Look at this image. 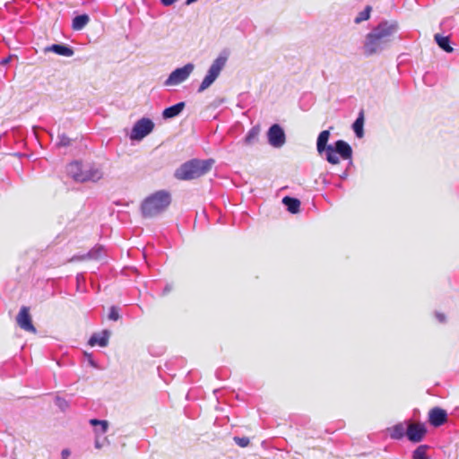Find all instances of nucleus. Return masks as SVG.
Masks as SVG:
<instances>
[{
    "instance_id": "nucleus-1",
    "label": "nucleus",
    "mask_w": 459,
    "mask_h": 459,
    "mask_svg": "<svg viewBox=\"0 0 459 459\" xmlns=\"http://www.w3.org/2000/svg\"><path fill=\"white\" fill-rule=\"evenodd\" d=\"M398 30L399 25L396 21L380 22L366 35L362 47L363 54L366 56H371L383 52L390 46Z\"/></svg>"
},
{
    "instance_id": "nucleus-2",
    "label": "nucleus",
    "mask_w": 459,
    "mask_h": 459,
    "mask_svg": "<svg viewBox=\"0 0 459 459\" xmlns=\"http://www.w3.org/2000/svg\"><path fill=\"white\" fill-rule=\"evenodd\" d=\"M330 136L328 130L322 131L317 136V152L325 155V160L331 164H338L340 158L349 160L350 164L352 163V148L343 141L337 140L333 144H327Z\"/></svg>"
},
{
    "instance_id": "nucleus-3",
    "label": "nucleus",
    "mask_w": 459,
    "mask_h": 459,
    "mask_svg": "<svg viewBox=\"0 0 459 459\" xmlns=\"http://www.w3.org/2000/svg\"><path fill=\"white\" fill-rule=\"evenodd\" d=\"M214 160L192 159L180 165L174 172L178 180L190 181L200 178L211 171Z\"/></svg>"
},
{
    "instance_id": "nucleus-4",
    "label": "nucleus",
    "mask_w": 459,
    "mask_h": 459,
    "mask_svg": "<svg viewBox=\"0 0 459 459\" xmlns=\"http://www.w3.org/2000/svg\"><path fill=\"white\" fill-rule=\"evenodd\" d=\"M172 201L169 191L160 190L147 196L141 205V211L144 217H154L165 212Z\"/></svg>"
},
{
    "instance_id": "nucleus-5",
    "label": "nucleus",
    "mask_w": 459,
    "mask_h": 459,
    "mask_svg": "<svg viewBox=\"0 0 459 459\" xmlns=\"http://www.w3.org/2000/svg\"><path fill=\"white\" fill-rule=\"evenodd\" d=\"M66 173L76 182L98 181L102 178V172L100 169L94 166L83 168L78 161L68 164Z\"/></svg>"
},
{
    "instance_id": "nucleus-6",
    "label": "nucleus",
    "mask_w": 459,
    "mask_h": 459,
    "mask_svg": "<svg viewBox=\"0 0 459 459\" xmlns=\"http://www.w3.org/2000/svg\"><path fill=\"white\" fill-rule=\"evenodd\" d=\"M228 56L226 55H220L210 66L207 74L204 78L203 82L200 84L198 89V92H202L207 88H209L214 81L220 75L221 70L225 66L227 63Z\"/></svg>"
},
{
    "instance_id": "nucleus-7",
    "label": "nucleus",
    "mask_w": 459,
    "mask_h": 459,
    "mask_svg": "<svg viewBox=\"0 0 459 459\" xmlns=\"http://www.w3.org/2000/svg\"><path fill=\"white\" fill-rule=\"evenodd\" d=\"M193 70L194 65L192 64H186L183 67L177 68L169 74L164 84L166 86L178 85L189 77Z\"/></svg>"
},
{
    "instance_id": "nucleus-8",
    "label": "nucleus",
    "mask_w": 459,
    "mask_h": 459,
    "mask_svg": "<svg viewBox=\"0 0 459 459\" xmlns=\"http://www.w3.org/2000/svg\"><path fill=\"white\" fill-rule=\"evenodd\" d=\"M17 325L25 332L36 333L37 330L32 322L30 315V308L27 306H22L16 316Z\"/></svg>"
},
{
    "instance_id": "nucleus-9",
    "label": "nucleus",
    "mask_w": 459,
    "mask_h": 459,
    "mask_svg": "<svg viewBox=\"0 0 459 459\" xmlns=\"http://www.w3.org/2000/svg\"><path fill=\"white\" fill-rule=\"evenodd\" d=\"M154 128V124L150 118L143 117L139 119L132 129L131 138L142 140L148 135Z\"/></svg>"
},
{
    "instance_id": "nucleus-10",
    "label": "nucleus",
    "mask_w": 459,
    "mask_h": 459,
    "mask_svg": "<svg viewBox=\"0 0 459 459\" xmlns=\"http://www.w3.org/2000/svg\"><path fill=\"white\" fill-rule=\"evenodd\" d=\"M427 434V428L422 423H408L406 429V437L412 443H420Z\"/></svg>"
},
{
    "instance_id": "nucleus-11",
    "label": "nucleus",
    "mask_w": 459,
    "mask_h": 459,
    "mask_svg": "<svg viewBox=\"0 0 459 459\" xmlns=\"http://www.w3.org/2000/svg\"><path fill=\"white\" fill-rule=\"evenodd\" d=\"M268 140L271 145L281 147L285 143V134L282 128L277 125H273L268 131Z\"/></svg>"
},
{
    "instance_id": "nucleus-12",
    "label": "nucleus",
    "mask_w": 459,
    "mask_h": 459,
    "mask_svg": "<svg viewBox=\"0 0 459 459\" xmlns=\"http://www.w3.org/2000/svg\"><path fill=\"white\" fill-rule=\"evenodd\" d=\"M447 420V412L446 410L434 407L429 412V421L433 427H440Z\"/></svg>"
},
{
    "instance_id": "nucleus-13",
    "label": "nucleus",
    "mask_w": 459,
    "mask_h": 459,
    "mask_svg": "<svg viewBox=\"0 0 459 459\" xmlns=\"http://www.w3.org/2000/svg\"><path fill=\"white\" fill-rule=\"evenodd\" d=\"M407 422H399L391 428L386 429L389 437L394 440H400L406 436Z\"/></svg>"
},
{
    "instance_id": "nucleus-14",
    "label": "nucleus",
    "mask_w": 459,
    "mask_h": 459,
    "mask_svg": "<svg viewBox=\"0 0 459 459\" xmlns=\"http://www.w3.org/2000/svg\"><path fill=\"white\" fill-rule=\"evenodd\" d=\"M110 337V332L104 330L101 333H94L89 340L88 343L91 346L99 345L100 347H106L108 344V339Z\"/></svg>"
},
{
    "instance_id": "nucleus-15",
    "label": "nucleus",
    "mask_w": 459,
    "mask_h": 459,
    "mask_svg": "<svg viewBox=\"0 0 459 459\" xmlns=\"http://www.w3.org/2000/svg\"><path fill=\"white\" fill-rule=\"evenodd\" d=\"M45 52H54L55 54L62 56H72L74 55V50L72 48L62 45V44H53L51 46L46 47L44 49Z\"/></svg>"
},
{
    "instance_id": "nucleus-16",
    "label": "nucleus",
    "mask_w": 459,
    "mask_h": 459,
    "mask_svg": "<svg viewBox=\"0 0 459 459\" xmlns=\"http://www.w3.org/2000/svg\"><path fill=\"white\" fill-rule=\"evenodd\" d=\"M186 104L185 102H178L173 106H170L167 108H165L162 112V117L165 118V119H168V118H173L175 117H177L178 115H179L182 110L184 109Z\"/></svg>"
},
{
    "instance_id": "nucleus-17",
    "label": "nucleus",
    "mask_w": 459,
    "mask_h": 459,
    "mask_svg": "<svg viewBox=\"0 0 459 459\" xmlns=\"http://www.w3.org/2000/svg\"><path fill=\"white\" fill-rule=\"evenodd\" d=\"M282 203L286 205L287 210L295 214L299 212L300 202L299 199L290 196H285L282 199Z\"/></svg>"
},
{
    "instance_id": "nucleus-18",
    "label": "nucleus",
    "mask_w": 459,
    "mask_h": 459,
    "mask_svg": "<svg viewBox=\"0 0 459 459\" xmlns=\"http://www.w3.org/2000/svg\"><path fill=\"white\" fill-rule=\"evenodd\" d=\"M90 22L88 14H81L74 18L72 22V29L74 30H82Z\"/></svg>"
},
{
    "instance_id": "nucleus-19",
    "label": "nucleus",
    "mask_w": 459,
    "mask_h": 459,
    "mask_svg": "<svg viewBox=\"0 0 459 459\" xmlns=\"http://www.w3.org/2000/svg\"><path fill=\"white\" fill-rule=\"evenodd\" d=\"M435 40L438 47L446 53H452L454 51V48L450 46L449 37L436 34Z\"/></svg>"
},
{
    "instance_id": "nucleus-20",
    "label": "nucleus",
    "mask_w": 459,
    "mask_h": 459,
    "mask_svg": "<svg viewBox=\"0 0 459 459\" xmlns=\"http://www.w3.org/2000/svg\"><path fill=\"white\" fill-rule=\"evenodd\" d=\"M363 126H364V115H363V111H361V112H359L358 117L352 124V129L358 138H361L364 135Z\"/></svg>"
},
{
    "instance_id": "nucleus-21",
    "label": "nucleus",
    "mask_w": 459,
    "mask_h": 459,
    "mask_svg": "<svg viewBox=\"0 0 459 459\" xmlns=\"http://www.w3.org/2000/svg\"><path fill=\"white\" fill-rule=\"evenodd\" d=\"M429 448L428 445H420L412 452V459H429L427 450Z\"/></svg>"
},
{
    "instance_id": "nucleus-22",
    "label": "nucleus",
    "mask_w": 459,
    "mask_h": 459,
    "mask_svg": "<svg viewBox=\"0 0 459 459\" xmlns=\"http://www.w3.org/2000/svg\"><path fill=\"white\" fill-rule=\"evenodd\" d=\"M90 424L92 425V426L100 425V429H95V432L97 434H104V433H106L107 430H108V422L107 420L91 419V420H90Z\"/></svg>"
},
{
    "instance_id": "nucleus-23",
    "label": "nucleus",
    "mask_w": 459,
    "mask_h": 459,
    "mask_svg": "<svg viewBox=\"0 0 459 459\" xmlns=\"http://www.w3.org/2000/svg\"><path fill=\"white\" fill-rule=\"evenodd\" d=\"M371 10H372L371 6L367 5L365 7V9L363 11L359 12V14L356 16V18L354 19V22L359 24L364 21L368 20L370 17Z\"/></svg>"
},
{
    "instance_id": "nucleus-24",
    "label": "nucleus",
    "mask_w": 459,
    "mask_h": 459,
    "mask_svg": "<svg viewBox=\"0 0 459 459\" xmlns=\"http://www.w3.org/2000/svg\"><path fill=\"white\" fill-rule=\"evenodd\" d=\"M103 254V248L100 246L93 247L91 251L88 252L87 257L89 259H100L101 258Z\"/></svg>"
},
{
    "instance_id": "nucleus-25",
    "label": "nucleus",
    "mask_w": 459,
    "mask_h": 459,
    "mask_svg": "<svg viewBox=\"0 0 459 459\" xmlns=\"http://www.w3.org/2000/svg\"><path fill=\"white\" fill-rule=\"evenodd\" d=\"M72 143V140L66 136L65 134L58 135V143L57 145L61 147L69 146Z\"/></svg>"
},
{
    "instance_id": "nucleus-26",
    "label": "nucleus",
    "mask_w": 459,
    "mask_h": 459,
    "mask_svg": "<svg viewBox=\"0 0 459 459\" xmlns=\"http://www.w3.org/2000/svg\"><path fill=\"white\" fill-rule=\"evenodd\" d=\"M108 317L110 320L117 321L120 318V313H119L118 307H111Z\"/></svg>"
},
{
    "instance_id": "nucleus-27",
    "label": "nucleus",
    "mask_w": 459,
    "mask_h": 459,
    "mask_svg": "<svg viewBox=\"0 0 459 459\" xmlns=\"http://www.w3.org/2000/svg\"><path fill=\"white\" fill-rule=\"evenodd\" d=\"M258 134L259 129L252 128L246 137V142L251 143L254 140H255L258 137Z\"/></svg>"
},
{
    "instance_id": "nucleus-28",
    "label": "nucleus",
    "mask_w": 459,
    "mask_h": 459,
    "mask_svg": "<svg viewBox=\"0 0 459 459\" xmlns=\"http://www.w3.org/2000/svg\"><path fill=\"white\" fill-rule=\"evenodd\" d=\"M233 439H234L235 443L237 445H238L240 447H246L250 443L249 438L247 437H235Z\"/></svg>"
},
{
    "instance_id": "nucleus-29",
    "label": "nucleus",
    "mask_w": 459,
    "mask_h": 459,
    "mask_svg": "<svg viewBox=\"0 0 459 459\" xmlns=\"http://www.w3.org/2000/svg\"><path fill=\"white\" fill-rule=\"evenodd\" d=\"M436 318L440 322V323H445L446 322V316L442 313H438L437 312L436 313Z\"/></svg>"
},
{
    "instance_id": "nucleus-30",
    "label": "nucleus",
    "mask_w": 459,
    "mask_h": 459,
    "mask_svg": "<svg viewBox=\"0 0 459 459\" xmlns=\"http://www.w3.org/2000/svg\"><path fill=\"white\" fill-rule=\"evenodd\" d=\"M160 1L163 5L169 6V5H171L172 4H174L175 2H177L178 0H160Z\"/></svg>"
},
{
    "instance_id": "nucleus-31",
    "label": "nucleus",
    "mask_w": 459,
    "mask_h": 459,
    "mask_svg": "<svg viewBox=\"0 0 459 459\" xmlns=\"http://www.w3.org/2000/svg\"><path fill=\"white\" fill-rule=\"evenodd\" d=\"M70 455V451L68 449H64L62 451V459H67Z\"/></svg>"
},
{
    "instance_id": "nucleus-32",
    "label": "nucleus",
    "mask_w": 459,
    "mask_h": 459,
    "mask_svg": "<svg viewBox=\"0 0 459 459\" xmlns=\"http://www.w3.org/2000/svg\"><path fill=\"white\" fill-rule=\"evenodd\" d=\"M172 290H173V286L168 284V285H166V287L163 290V294H166V293L171 291Z\"/></svg>"
},
{
    "instance_id": "nucleus-33",
    "label": "nucleus",
    "mask_w": 459,
    "mask_h": 459,
    "mask_svg": "<svg viewBox=\"0 0 459 459\" xmlns=\"http://www.w3.org/2000/svg\"><path fill=\"white\" fill-rule=\"evenodd\" d=\"M10 61V57L4 58L1 61V64L5 65Z\"/></svg>"
}]
</instances>
